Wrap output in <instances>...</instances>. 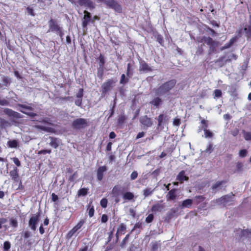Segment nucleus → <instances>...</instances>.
<instances>
[{
	"label": "nucleus",
	"mask_w": 251,
	"mask_h": 251,
	"mask_svg": "<svg viewBox=\"0 0 251 251\" xmlns=\"http://www.w3.org/2000/svg\"><path fill=\"white\" fill-rule=\"evenodd\" d=\"M32 103H28V105L18 103L17 104V106L19 108L27 110L29 111H33L34 110V109L32 107Z\"/></svg>",
	"instance_id": "nucleus-25"
},
{
	"label": "nucleus",
	"mask_w": 251,
	"mask_h": 251,
	"mask_svg": "<svg viewBox=\"0 0 251 251\" xmlns=\"http://www.w3.org/2000/svg\"><path fill=\"white\" fill-rule=\"evenodd\" d=\"M86 207L89 217L91 218L93 217L95 213V209L94 205L92 204V202L90 201L87 205Z\"/></svg>",
	"instance_id": "nucleus-21"
},
{
	"label": "nucleus",
	"mask_w": 251,
	"mask_h": 251,
	"mask_svg": "<svg viewBox=\"0 0 251 251\" xmlns=\"http://www.w3.org/2000/svg\"><path fill=\"white\" fill-rule=\"evenodd\" d=\"M154 219V216L153 214H149L146 218V222L147 223H151Z\"/></svg>",
	"instance_id": "nucleus-55"
},
{
	"label": "nucleus",
	"mask_w": 251,
	"mask_h": 251,
	"mask_svg": "<svg viewBox=\"0 0 251 251\" xmlns=\"http://www.w3.org/2000/svg\"><path fill=\"white\" fill-rule=\"evenodd\" d=\"M37 128L40 129L42 130L49 132H53L54 131V130L53 128L50 127H47L43 126H36Z\"/></svg>",
	"instance_id": "nucleus-31"
},
{
	"label": "nucleus",
	"mask_w": 251,
	"mask_h": 251,
	"mask_svg": "<svg viewBox=\"0 0 251 251\" xmlns=\"http://www.w3.org/2000/svg\"><path fill=\"white\" fill-rule=\"evenodd\" d=\"M153 191L151 188H146L143 190V195L145 197H147L151 195Z\"/></svg>",
	"instance_id": "nucleus-44"
},
{
	"label": "nucleus",
	"mask_w": 251,
	"mask_h": 251,
	"mask_svg": "<svg viewBox=\"0 0 251 251\" xmlns=\"http://www.w3.org/2000/svg\"><path fill=\"white\" fill-rule=\"evenodd\" d=\"M9 175L10 177H11V179L14 181V182H18L20 177L18 174V169L17 167H14V169L13 170H11L9 172Z\"/></svg>",
	"instance_id": "nucleus-16"
},
{
	"label": "nucleus",
	"mask_w": 251,
	"mask_h": 251,
	"mask_svg": "<svg viewBox=\"0 0 251 251\" xmlns=\"http://www.w3.org/2000/svg\"><path fill=\"white\" fill-rule=\"evenodd\" d=\"M7 145L9 148H16L18 146V142L16 140H9Z\"/></svg>",
	"instance_id": "nucleus-32"
},
{
	"label": "nucleus",
	"mask_w": 251,
	"mask_h": 251,
	"mask_svg": "<svg viewBox=\"0 0 251 251\" xmlns=\"http://www.w3.org/2000/svg\"><path fill=\"white\" fill-rule=\"evenodd\" d=\"M2 82L4 86H7L8 85H10L11 83V80L8 76H3L2 77Z\"/></svg>",
	"instance_id": "nucleus-38"
},
{
	"label": "nucleus",
	"mask_w": 251,
	"mask_h": 251,
	"mask_svg": "<svg viewBox=\"0 0 251 251\" xmlns=\"http://www.w3.org/2000/svg\"><path fill=\"white\" fill-rule=\"evenodd\" d=\"M133 74V69L131 68L130 63H128L127 65V70L126 75L128 77H131Z\"/></svg>",
	"instance_id": "nucleus-35"
},
{
	"label": "nucleus",
	"mask_w": 251,
	"mask_h": 251,
	"mask_svg": "<svg viewBox=\"0 0 251 251\" xmlns=\"http://www.w3.org/2000/svg\"><path fill=\"white\" fill-rule=\"evenodd\" d=\"M176 191L177 189L175 188L170 190L166 196L167 201H170L175 200L177 198Z\"/></svg>",
	"instance_id": "nucleus-13"
},
{
	"label": "nucleus",
	"mask_w": 251,
	"mask_h": 251,
	"mask_svg": "<svg viewBox=\"0 0 251 251\" xmlns=\"http://www.w3.org/2000/svg\"><path fill=\"white\" fill-rule=\"evenodd\" d=\"M78 2L80 6H85L90 8L94 7L93 3L91 0H78Z\"/></svg>",
	"instance_id": "nucleus-22"
},
{
	"label": "nucleus",
	"mask_w": 251,
	"mask_h": 251,
	"mask_svg": "<svg viewBox=\"0 0 251 251\" xmlns=\"http://www.w3.org/2000/svg\"><path fill=\"white\" fill-rule=\"evenodd\" d=\"M37 128L40 129L42 130L49 132H53L54 131V130L53 128L50 127H47L43 126H36Z\"/></svg>",
	"instance_id": "nucleus-30"
},
{
	"label": "nucleus",
	"mask_w": 251,
	"mask_h": 251,
	"mask_svg": "<svg viewBox=\"0 0 251 251\" xmlns=\"http://www.w3.org/2000/svg\"><path fill=\"white\" fill-rule=\"evenodd\" d=\"M115 83L116 80L112 78L108 79L103 82L101 85L102 95L105 96L108 92L110 91Z\"/></svg>",
	"instance_id": "nucleus-5"
},
{
	"label": "nucleus",
	"mask_w": 251,
	"mask_h": 251,
	"mask_svg": "<svg viewBox=\"0 0 251 251\" xmlns=\"http://www.w3.org/2000/svg\"><path fill=\"white\" fill-rule=\"evenodd\" d=\"M83 92L84 89L83 88H80L76 94V97L77 98H82L83 96Z\"/></svg>",
	"instance_id": "nucleus-57"
},
{
	"label": "nucleus",
	"mask_w": 251,
	"mask_h": 251,
	"mask_svg": "<svg viewBox=\"0 0 251 251\" xmlns=\"http://www.w3.org/2000/svg\"><path fill=\"white\" fill-rule=\"evenodd\" d=\"M205 199V197L202 195L197 196L194 197L193 202L194 204L198 205Z\"/></svg>",
	"instance_id": "nucleus-26"
},
{
	"label": "nucleus",
	"mask_w": 251,
	"mask_h": 251,
	"mask_svg": "<svg viewBox=\"0 0 251 251\" xmlns=\"http://www.w3.org/2000/svg\"><path fill=\"white\" fill-rule=\"evenodd\" d=\"M201 128L203 129V130L205 129H207V127L208 126V122L206 121L204 119H202L201 121Z\"/></svg>",
	"instance_id": "nucleus-51"
},
{
	"label": "nucleus",
	"mask_w": 251,
	"mask_h": 251,
	"mask_svg": "<svg viewBox=\"0 0 251 251\" xmlns=\"http://www.w3.org/2000/svg\"><path fill=\"white\" fill-rule=\"evenodd\" d=\"M226 183L225 181L222 180L220 181H218L216 183H215L214 185L212 186V189L213 190L216 189L217 188L220 187L221 186V185L223 184Z\"/></svg>",
	"instance_id": "nucleus-46"
},
{
	"label": "nucleus",
	"mask_w": 251,
	"mask_h": 251,
	"mask_svg": "<svg viewBox=\"0 0 251 251\" xmlns=\"http://www.w3.org/2000/svg\"><path fill=\"white\" fill-rule=\"evenodd\" d=\"M236 33L238 37L244 35L247 40H251V17L248 22L243 24L236 31Z\"/></svg>",
	"instance_id": "nucleus-2"
},
{
	"label": "nucleus",
	"mask_w": 251,
	"mask_h": 251,
	"mask_svg": "<svg viewBox=\"0 0 251 251\" xmlns=\"http://www.w3.org/2000/svg\"><path fill=\"white\" fill-rule=\"evenodd\" d=\"M181 124V120L179 118H175L173 120V125L175 126H179Z\"/></svg>",
	"instance_id": "nucleus-61"
},
{
	"label": "nucleus",
	"mask_w": 251,
	"mask_h": 251,
	"mask_svg": "<svg viewBox=\"0 0 251 251\" xmlns=\"http://www.w3.org/2000/svg\"><path fill=\"white\" fill-rule=\"evenodd\" d=\"M84 15L82 19V26L83 28H86L88 24L91 23V14L86 10L84 11Z\"/></svg>",
	"instance_id": "nucleus-11"
},
{
	"label": "nucleus",
	"mask_w": 251,
	"mask_h": 251,
	"mask_svg": "<svg viewBox=\"0 0 251 251\" xmlns=\"http://www.w3.org/2000/svg\"><path fill=\"white\" fill-rule=\"evenodd\" d=\"M98 59L99 60V67H103L105 64V59L104 55L102 54H100Z\"/></svg>",
	"instance_id": "nucleus-40"
},
{
	"label": "nucleus",
	"mask_w": 251,
	"mask_h": 251,
	"mask_svg": "<svg viewBox=\"0 0 251 251\" xmlns=\"http://www.w3.org/2000/svg\"><path fill=\"white\" fill-rule=\"evenodd\" d=\"M20 111L22 112L23 113H24L28 116H29V117H32V118H33L34 117H35L37 114L35 113H33V112H26L24 110H23L22 109H20Z\"/></svg>",
	"instance_id": "nucleus-58"
},
{
	"label": "nucleus",
	"mask_w": 251,
	"mask_h": 251,
	"mask_svg": "<svg viewBox=\"0 0 251 251\" xmlns=\"http://www.w3.org/2000/svg\"><path fill=\"white\" fill-rule=\"evenodd\" d=\"M51 150L50 149L42 150L39 151L38 152V154H45L46 153L50 154L51 153Z\"/></svg>",
	"instance_id": "nucleus-62"
},
{
	"label": "nucleus",
	"mask_w": 251,
	"mask_h": 251,
	"mask_svg": "<svg viewBox=\"0 0 251 251\" xmlns=\"http://www.w3.org/2000/svg\"><path fill=\"white\" fill-rule=\"evenodd\" d=\"M204 44H201V45L199 46L197 49V50L196 51V54L198 55H202L204 52Z\"/></svg>",
	"instance_id": "nucleus-39"
},
{
	"label": "nucleus",
	"mask_w": 251,
	"mask_h": 251,
	"mask_svg": "<svg viewBox=\"0 0 251 251\" xmlns=\"http://www.w3.org/2000/svg\"><path fill=\"white\" fill-rule=\"evenodd\" d=\"M40 216V213L37 212L36 214L31 217L29 220L28 226L33 231H35L36 229L37 225L39 222Z\"/></svg>",
	"instance_id": "nucleus-8"
},
{
	"label": "nucleus",
	"mask_w": 251,
	"mask_h": 251,
	"mask_svg": "<svg viewBox=\"0 0 251 251\" xmlns=\"http://www.w3.org/2000/svg\"><path fill=\"white\" fill-rule=\"evenodd\" d=\"M214 97L219 98L221 97L222 95V91L219 89H216L214 91Z\"/></svg>",
	"instance_id": "nucleus-59"
},
{
	"label": "nucleus",
	"mask_w": 251,
	"mask_h": 251,
	"mask_svg": "<svg viewBox=\"0 0 251 251\" xmlns=\"http://www.w3.org/2000/svg\"><path fill=\"white\" fill-rule=\"evenodd\" d=\"M129 78L128 76L126 77L124 74H122L121 76L120 83L123 85L129 82Z\"/></svg>",
	"instance_id": "nucleus-34"
},
{
	"label": "nucleus",
	"mask_w": 251,
	"mask_h": 251,
	"mask_svg": "<svg viewBox=\"0 0 251 251\" xmlns=\"http://www.w3.org/2000/svg\"><path fill=\"white\" fill-rule=\"evenodd\" d=\"M130 237V234H127L126 235V237L124 238V239L122 240L121 243V247L122 248H123L125 247V245L126 244V243L128 241L129 238Z\"/></svg>",
	"instance_id": "nucleus-49"
},
{
	"label": "nucleus",
	"mask_w": 251,
	"mask_h": 251,
	"mask_svg": "<svg viewBox=\"0 0 251 251\" xmlns=\"http://www.w3.org/2000/svg\"><path fill=\"white\" fill-rule=\"evenodd\" d=\"M49 139H50L49 145L54 149L57 148L59 146L60 140L57 138L52 136H50Z\"/></svg>",
	"instance_id": "nucleus-18"
},
{
	"label": "nucleus",
	"mask_w": 251,
	"mask_h": 251,
	"mask_svg": "<svg viewBox=\"0 0 251 251\" xmlns=\"http://www.w3.org/2000/svg\"><path fill=\"white\" fill-rule=\"evenodd\" d=\"M126 119V118L124 115L121 114V115H119L118 117V120H117L118 124L119 125L123 124L125 123Z\"/></svg>",
	"instance_id": "nucleus-41"
},
{
	"label": "nucleus",
	"mask_w": 251,
	"mask_h": 251,
	"mask_svg": "<svg viewBox=\"0 0 251 251\" xmlns=\"http://www.w3.org/2000/svg\"><path fill=\"white\" fill-rule=\"evenodd\" d=\"M107 200L106 198L102 199L100 201V204L103 208H106L107 206Z\"/></svg>",
	"instance_id": "nucleus-52"
},
{
	"label": "nucleus",
	"mask_w": 251,
	"mask_h": 251,
	"mask_svg": "<svg viewBox=\"0 0 251 251\" xmlns=\"http://www.w3.org/2000/svg\"><path fill=\"white\" fill-rule=\"evenodd\" d=\"M126 229V225L124 223H121L118 226L116 233L117 241L119 240V235L124 234Z\"/></svg>",
	"instance_id": "nucleus-14"
},
{
	"label": "nucleus",
	"mask_w": 251,
	"mask_h": 251,
	"mask_svg": "<svg viewBox=\"0 0 251 251\" xmlns=\"http://www.w3.org/2000/svg\"><path fill=\"white\" fill-rule=\"evenodd\" d=\"M103 67H99L98 69L97 75L100 79L103 78Z\"/></svg>",
	"instance_id": "nucleus-43"
},
{
	"label": "nucleus",
	"mask_w": 251,
	"mask_h": 251,
	"mask_svg": "<svg viewBox=\"0 0 251 251\" xmlns=\"http://www.w3.org/2000/svg\"><path fill=\"white\" fill-rule=\"evenodd\" d=\"M134 198V195L131 192H126L123 194V198L125 200L131 201L133 200Z\"/></svg>",
	"instance_id": "nucleus-23"
},
{
	"label": "nucleus",
	"mask_w": 251,
	"mask_h": 251,
	"mask_svg": "<svg viewBox=\"0 0 251 251\" xmlns=\"http://www.w3.org/2000/svg\"><path fill=\"white\" fill-rule=\"evenodd\" d=\"M213 151V145L211 143L209 144L206 149L205 150L206 153L210 154Z\"/></svg>",
	"instance_id": "nucleus-54"
},
{
	"label": "nucleus",
	"mask_w": 251,
	"mask_h": 251,
	"mask_svg": "<svg viewBox=\"0 0 251 251\" xmlns=\"http://www.w3.org/2000/svg\"><path fill=\"white\" fill-rule=\"evenodd\" d=\"M11 247V244L9 241H5L3 243V251H8Z\"/></svg>",
	"instance_id": "nucleus-50"
},
{
	"label": "nucleus",
	"mask_w": 251,
	"mask_h": 251,
	"mask_svg": "<svg viewBox=\"0 0 251 251\" xmlns=\"http://www.w3.org/2000/svg\"><path fill=\"white\" fill-rule=\"evenodd\" d=\"M193 201L191 199H186L183 201L181 204V207L182 208L184 207H191L192 204H193Z\"/></svg>",
	"instance_id": "nucleus-27"
},
{
	"label": "nucleus",
	"mask_w": 251,
	"mask_h": 251,
	"mask_svg": "<svg viewBox=\"0 0 251 251\" xmlns=\"http://www.w3.org/2000/svg\"><path fill=\"white\" fill-rule=\"evenodd\" d=\"M139 71L140 73H146L152 72L153 69L145 61H142L140 62Z\"/></svg>",
	"instance_id": "nucleus-9"
},
{
	"label": "nucleus",
	"mask_w": 251,
	"mask_h": 251,
	"mask_svg": "<svg viewBox=\"0 0 251 251\" xmlns=\"http://www.w3.org/2000/svg\"><path fill=\"white\" fill-rule=\"evenodd\" d=\"M166 119L167 116L164 115L163 114H160L157 118L158 126H162Z\"/></svg>",
	"instance_id": "nucleus-24"
},
{
	"label": "nucleus",
	"mask_w": 251,
	"mask_h": 251,
	"mask_svg": "<svg viewBox=\"0 0 251 251\" xmlns=\"http://www.w3.org/2000/svg\"><path fill=\"white\" fill-rule=\"evenodd\" d=\"M225 58V56L220 57L217 60H215L214 62L215 63H218L219 66L220 67H222L225 65V62L224 61Z\"/></svg>",
	"instance_id": "nucleus-36"
},
{
	"label": "nucleus",
	"mask_w": 251,
	"mask_h": 251,
	"mask_svg": "<svg viewBox=\"0 0 251 251\" xmlns=\"http://www.w3.org/2000/svg\"><path fill=\"white\" fill-rule=\"evenodd\" d=\"M164 207L163 204H162L161 202H157L152 206L151 211L154 213L161 212L164 209Z\"/></svg>",
	"instance_id": "nucleus-19"
},
{
	"label": "nucleus",
	"mask_w": 251,
	"mask_h": 251,
	"mask_svg": "<svg viewBox=\"0 0 251 251\" xmlns=\"http://www.w3.org/2000/svg\"><path fill=\"white\" fill-rule=\"evenodd\" d=\"M140 122L146 127H150L152 125V122L150 118H149L147 116H144L141 117L140 119Z\"/></svg>",
	"instance_id": "nucleus-12"
},
{
	"label": "nucleus",
	"mask_w": 251,
	"mask_h": 251,
	"mask_svg": "<svg viewBox=\"0 0 251 251\" xmlns=\"http://www.w3.org/2000/svg\"><path fill=\"white\" fill-rule=\"evenodd\" d=\"M162 100L158 97L154 98L150 102V104L151 105H153L155 108H159L160 106L162 104Z\"/></svg>",
	"instance_id": "nucleus-15"
},
{
	"label": "nucleus",
	"mask_w": 251,
	"mask_h": 251,
	"mask_svg": "<svg viewBox=\"0 0 251 251\" xmlns=\"http://www.w3.org/2000/svg\"><path fill=\"white\" fill-rule=\"evenodd\" d=\"M176 80L175 79H172L168 80L161 85L158 87L154 89L155 94L158 96L165 95L172 90L176 86Z\"/></svg>",
	"instance_id": "nucleus-1"
},
{
	"label": "nucleus",
	"mask_w": 251,
	"mask_h": 251,
	"mask_svg": "<svg viewBox=\"0 0 251 251\" xmlns=\"http://www.w3.org/2000/svg\"><path fill=\"white\" fill-rule=\"evenodd\" d=\"M4 114L7 115L9 118L14 119H19L21 118L20 113L9 108H4L3 110Z\"/></svg>",
	"instance_id": "nucleus-10"
},
{
	"label": "nucleus",
	"mask_w": 251,
	"mask_h": 251,
	"mask_svg": "<svg viewBox=\"0 0 251 251\" xmlns=\"http://www.w3.org/2000/svg\"><path fill=\"white\" fill-rule=\"evenodd\" d=\"M236 169L234 172H240L243 170V164L242 163L238 162L236 163Z\"/></svg>",
	"instance_id": "nucleus-42"
},
{
	"label": "nucleus",
	"mask_w": 251,
	"mask_h": 251,
	"mask_svg": "<svg viewBox=\"0 0 251 251\" xmlns=\"http://www.w3.org/2000/svg\"><path fill=\"white\" fill-rule=\"evenodd\" d=\"M107 170L106 166H100L97 170V179L99 181L102 180L103 177V173Z\"/></svg>",
	"instance_id": "nucleus-17"
},
{
	"label": "nucleus",
	"mask_w": 251,
	"mask_h": 251,
	"mask_svg": "<svg viewBox=\"0 0 251 251\" xmlns=\"http://www.w3.org/2000/svg\"><path fill=\"white\" fill-rule=\"evenodd\" d=\"M176 180L180 183H183L184 181H188L189 177L185 175V172L184 170L180 171L176 176Z\"/></svg>",
	"instance_id": "nucleus-20"
},
{
	"label": "nucleus",
	"mask_w": 251,
	"mask_h": 251,
	"mask_svg": "<svg viewBox=\"0 0 251 251\" xmlns=\"http://www.w3.org/2000/svg\"><path fill=\"white\" fill-rule=\"evenodd\" d=\"M75 104L78 106L81 107L82 103V98H77L75 100Z\"/></svg>",
	"instance_id": "nucleus-63"
},
{
	"label": "nucleus",
	"mask_w": 251,
	"mask_h": 251,
	"mask_svg": "<svg viewBox=\"0 0 251 251\" xmlns=\"http://www.w3.org/2000/svg\"><path fill=\"white\" fill-rule=\"evenodd\" d=\"M85 222V220L81 219L73 228L77 231L78 230H79L82 227V226L84 224Z\"/></svg>",
	"instance_id": "nucleus-37"
},
{
	"label": "nucleus",
	"mask_w": 251,
	"mask_h": 251,
	"mask_svg": "<svg viewBox=\"0 0 251 251\" xmlns=\"http://www.w3.org/2000/svg\"><path fill=\"white\" fill-rule=\"evenodd\" d=\"M108 218L107 215L103 214L101 217V222L102 223H105L108 221Z\"/></svg>",
	"instance_id": "nucleus-64"
},
{
	"label": "nucleus",
	"mask_w": 251,
	"mask_h": 251,
	"mask_svg": "<svg viewBox=\"0 0 251 251\" xmlns=\"http://www.w3.org/2000/svg\"><path fill=\"white\" fill-rule=\"evenodd\" d=\"M242 234L243 236H247L248 237H249L250 236H251V229H243L242 231Z\"/></svg>",
	"instance_id": "nucleus-53"
},
{
	"label": "nucleus",
	"mask_w": 251,
	"mask_h": 251,
	"mask_svg": "<svg viewBox=\"0 0 251 251\" xmlns=\"http://www.w3.org/2000/svg\"><path fill=\"white\" fill-rule=\"evenodd\" d=\"M205 138H211L213 136V133L208 129H205L203 130Z\"/></svg>",
	"instance_id": "nucleus-47"
},
{
	"label": "nucleus",
	"mask_w": 251,
	"mask_h": 251,
	"mask_svg": "<svg viewBox=\"0 0 251 251\" xmlns=\"http://www.w3.org/2000/svg\"><path fill=\"white\" fill-rule=\"evenodd\" d=\"M89 126V124L88 120L82 118L75 119L72 124V127L76 130L85 129Z\"/></svg>",
	"instance_id": "nucleus-4"
},
{
	"label": "nucleus",
	"mask_w": 251,
	"mask_h": 251,
	"mask_svg": "<svg viewBox=\"0 0 251 251\" xmlns=\"http://www.w3.org/2000/svg\"><path fill=\"white\" fill-rule=\"evenodd\" d=\"M199 43H205L208 46H209L208 54H211L215 53L216 51V48L217 46V42L212 39L210 37L203 36L201 38L198 39Z\"/></svg>",
	"instance_id": "nucleus-3"
},
{
	"label": "nucleus",
	"mask_w": 251,
	"mask_h": 251,
	"mask_svg": "<svg viewBox=\"0 0 251 251\" xmlns=\"http://www.w3.org/2000/svg\"><path fill=\"white\" fill-rule=\"evenodd\" d=\"M49 24L50 30L52 32H55L56 34H58L60 37H62L63 33L57 22L51 19L49 21Z\"/></svg>",
	"instance_id": "nucleus-6"
},
{
	"label": "nucleus",
	"mask_w": 251,
	"mask_h": 251,
	"mask_svg": "<svg viewBox=\"0 0 251 251\" xmlns=\"http://www.w3.org/2000/svg\"><path fill=\"white\" fill-rule=\"evenodd\" d=\"M239 154L241 157H245L247 155V151L245 149L241 150L239 151Z\"/></svg>",
	"instance_id": "nucleus-60"
},
{
	"label": "nucleus",
	"mask_w": 251,
	"mask_h": 251,
	"mask_svg": "<svg viewBox=\"0 0 251 251\" xmlns=\"http://www.w3.org/2000/svg\"><path fill=\"white\" fill-rule=\"evenodd\" d=\"M121 187L119 185H115L113 188L112 190V193L113 196L117 197L120 195V192L121 189Z\"/></svg>",
	"instance_id": "nucleus-29"
},
{
	"label": "nucleus",
	"mask_w": 251,
	"mask_h": 251,
	"mask_svg": "<svg viewBox=\"0 0 251 251\" xmlns=\"http://www.w3.org/2000/svg\"><path fill=\"white\" fill-rule=\"evenodd\" d=\"M244 137L247 141L251 140V133L250 132H244Z\"/></svg>",
	"instance_id": "nucleus-56"
},
{
	"label": "nucleus",
	"mask_w": 251,
	"mask_h": 251,
	"mask_svg": "<svg viewBox=\"0 0 251 251\" xmlns=\"http://www.w3.org/2000/svg\"><path fill=\"white\" fill-rule=\"evenodd\" d=\"M239 38V37H238L237 35L236 36L232 37L231 39H230L229 42L226 44V45L223 48L227 49L230 47L233 44V43L236 41V40Z\"/></svg>",
	"instance_id": "nucleus-33"
},
{
	"label": "nucleus",
	"mask_w": 251,
	"mask_h": 251,
	"mask_svg": "<svg viewBox=\"0 0 251 251\" xmlns=\"http://www.w3.org/2000/svg\"><path fill=\"white\" fill-rule=\"evenodd\" d=\"M10 225L13 227H17L18 226V221L16 219L11 218L10 219Z\"/></svg>",
	"instance_id": "nucleus-48"
},
{
	"label": "nucleus",
	"mask_w": 251,
	"mask_h": 251,
	"mask_svg": "<svg viewBox=\"0 0 251 251\" xmlns=\"http://www.w3.org/2000/svg\"><path fill=\"white\" fill-rule=\"evenodd\" d=\"M76 232V231L73 228L71 230H70L66 236V238L68 240L70 239Z\"/></svg>",
	"instance_id": "nucleus-45"
},
{
	"label": "nucleus",
	"mask_w": 251,
	"mask_h": 251,
	"mask_svg": "<svg viewBox=\"0 0 251 251\" xmlns=\"http://www.w3.org/2000/svg\"><path fill=\"white\" fill-rule=\"evenodd\" d=\"M88 191L89 188H81L77 191V196L78 197L85 196L88 194Z\"/></svg>",
	"instance_id": "nucleus-28"
},
{
	"label": "nucleus",
	"mask_w": 251,
	"mask_h": 251,
	"mask_svg": "<svg viewBox=\"0 0 251 251\" xmlns=\"http://www.w3.org/2000/svg\"><path fill=\"white\" fill-rule=\"evenodd\" d=\"M104 3L108 7L114 9L118 13H122V7L117 1L115 0H108L105 1Z\"/></svg>",
	"instance_id": "nucleus-7"
}]
</instances>
